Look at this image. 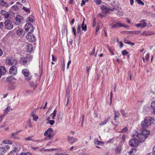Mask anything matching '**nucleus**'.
I'll return each mask as SVG.
<instances>
[{
  "instance_id": "58",
  "label": "nucleus",
  "mask_w": 155,
  "mask_h": 155,
  "mask_svg": "<svg viewBox=\"0 0 155 155\" xmlns=\"http://www.w3.org/2000/svg\"><path fill=\"white\" fill-rule=\"evenodd\" d=\"M54 122L55 121L54 120H49L48 122V123L51 125H53Z\"/></svg>"
},
{
  "instance_id": "15",
  "label": "nucleus",
  "mask_w": 155,
  "mask_h": 155,
  "mask_svg": "<svg viewBox=\"0 0 155 155\" xmlns=\"http://www.w3.org/2000/svg\"><path fill=\"white\" fill-rule=\"evenodd\" d=\"M141 35L143 36L152 35H154L153 32L150 31H145L142 33H140Z\"/></svg>"
},
{
  "instance_id": "23",
  "label": "nucleus",
  "mask_w": 155,
  "mask_h": 155,
  "mask_svg": "<svg viewBox=\"0 0 155 155\" xmlns=\"http://www.w3.org/2000/svg\"><path fill=\"white\" fill-rule=\"evenodd\" d=\"M15 80V78L13 76H11L7 77L6 81L11 82L14 83Z\"/></svg>"
},
{
  "instance_id": "18",
  "label": "nucleus",
  "mask_w": 155,
  "mask_h": 155,
  "mask_svg": "<svg viewBox=\"0 0 155 155\" xmlns=\"http://www.w3.org/2000/svg\"><path fill=\"white\" fill-rule=\"evenodd\" d=\"M26 46V48L28 52H30L32 51L33 48L31 45L29 44H27Z\"/></svg>"
},
{
  "instance_id": "41",
  "label": "nucleus",
  "mask_w": 155,
  "mask_h": 155,
  "mask_svg": "<svg viewBox=\"0 0 155 155\" xmlns=\"http://www.w3.org/2000/svg\"><path fill=\"white\" fill-rule=\"evenodd\" d=\"M16 151L15 150H13L8 153V155H16Z\"/></svg>"
},
{
  "instance_id": "33",
  "label": "nucleus",
  "mask_w": 155,
  "mask_h": 155,
  "mask_svg": "<svg viewBox=\"0 0 155 155\" xmlns=\"http://www.w3.org/2000/svg\"><path fill=\"white\" fill-rule=\"evenodd\" d=\"M122 54L123 56H127L128 58H129V54L128 53L127 51L126 50H123V51H122Z\"/></svg>"
},
{
  "instance_id": "10",
  "label": "nucleus",
  "mask_w": 155,
  "mask_h": 155,
  "mask_svg": "<svg viewBox=\"0 0 155 155\" xmlns=\"http://www.w3.org/2000/svg\"><path fill=\"white\" fill-rule=\"evenodd\" d=\"M26 37L28 40L30 42H34L35 41V35L31 32L28 33Z\"/></svg>"
},
{
  "instance_id": "53",
  "label": "nucleus",
  "mask_w": 155,
  "mask_h": 155,
  "mask_svg": "<svg viewBox=\"0 0 155 155\" xmlns=\"http://www.w3.org/2000/svg\"><path fill=\"white\" fill-rule=\"evenodd\" d=\"M121 114L123 116H125L126 115V113H125L124 110H121L120 111Z\"/></svg>"
},
{
  "instance_id": "16",
  "label": "nucleus",
  "mask_w": 155,
  "mask_h": 155,
  "mask_svg": "<svg viewBox=\"0 0 155 155\" xmlns=\"http://www.w3.org/2000/svg\"><path fill=\"white\" fill-rule=\"evenodd\" d=\"M78 139L74 137H69L68 139V141L70 143H73L78 141Z\"/></svg>"
},
{
  "instance_id": "63",
  "label": "nucleus",
  "mask_w": 155,
  "mask_h": 155,
  "mask_svg": "<svg viewBox=\"0 0 155 155\" xmlns=\"http://www.w3.org/2000/svg\"><path fill=\"white\" fill-rule=\"evenodd\" d=\"M150 54L149 53H147L145 57V58L147 61H148L149 58Z\"/></svg>"
},
{
  "instance_id": "20",
  "label": "nucleus",
  "mask_w": 155,
  "mask_h": 155,
  "mask_svg": "<svg viewBox=\"0 0 155 155\" xmlns=\"http://www.w3.org/2000/svg\"><path fill=\"white\" fill-rule=\"evenodd\" d=\"M12 110L11 108L9 106L7 107L4 110V114L6 115L8 112Z\"/></svg>"
},
{
  "instance_id": "42",
  "label": "nucleus",
  "mask_w": 155,
  "mask_h": 155,
  "mask_svg": "<svg viewBox=\"0 0 155 155\" xmlns=\"http://www.w3.org/2000/svg\"><path fill=\"white\" fill-rule=\"evenodd\" d=\"M32 137H33L32 136H29L27 138H25V140H26V141L31 140L32 141H34L35 140H34L32 139Z\"/></svg>"
},
{
  "instance_id": "49",
  "label": "nucleus",
  "mask_w": 155,
  "mask_h": 155,
  "mask_svg": "<svg viewBox=\"0 0 155 155\" xmlns=\"http://www.w3.org/2000/svg\"><path fill=\"white\" fill-rule=\"evenodd\" d=\"M77 32L78 33H81V28L79 25H78V26L77 29Z\"/></svg>"
},
{
  "instance_id": "21",
  "label": "nucleus",
  "mask_w": 155,
  "mask_h": 155,
  "mask_svg": "<svg viewBox=\"0 0 155 155\" xmlns=\"http://www.w3.org/2000/svg\"><path fill=\"white\" fill-rule=\"evenodd\" d=\"M6 72V70L4 66H0V74L1 75H3Z\"/></svg>"
},
{
  "instance_id": "43",
  "label": "nucleus",
  "mask_w": 155,
  "mask_h": 155,
  "mask_svg": "<svg viewBox=\"0 0 155 155\" xmlns=\"http://www.w3.org/2000/svg\"><path fill=\"white\" fill-rule=\"evenodd\" d=\"M58 150H59V149H58L52 148V149H47L44 150L45 151H48V152H51V151H54V150H55L56 151H57Z\"/></svg>"
},
{
  "instance_id": "25",
  "label": "nucleus",
  "mask_w": 155,
  "mask_h": 155,
  "mask_svg": "<svg viewBox=\"0 0 155 155\" xmlns=\"http://www.w3.org/2000/svg\"><path fill=\"white\" fill-rule=\"evenodd\" d=\"M34 17L33 16L30 15L27 18L26 21L28 22L32 23L34 21Z\"/></svg>"
},
{
  "instance_id": "62",
  "label": "nucleus",
  "mask_w": 155,
  "mask_h": 155,
  "mask_svg": "<svg viewBox=\"0 0 155 155\" xmlns=\"http://www.w3.org/2000/svg\"><path fill=\"white\" fill-rule=\"evenodd\" d=\"M52 61H57V59L56 58H55L53 55H52Z\"/></svg>"
},
{
  "instance_id": "8",
  "label": "nucleus",
  "mask_w": 155,
  "mask_h": 155,
  "mask_svg": "<svg viewBox=\"0 0 155 155\" xmlns=\"http://www.w3.org/2000/svg\"><path fill=\"white\" fill-rule=\"evenodd\" d=\"M147 23L145 19L141 20L140 23L135 24V26L138 28L141 27V28H144L146 27Z\"/></svg>"
},
{
  "instance_id": "5",
  "label": "nucleus",
  "mask_w": 155,
  "mask_h": 155,
  "mask_svg": "<svg viewBox=\"0 0 155 155\" xmlns=\"http://www.w3.org/2000/svg\"><path fill=\"white\" fill-rule=\"evenodd\" d=\"M5 28L7 29L11 30L13 27V25L12 21L8 19L5 20L4 22Z\"/></svg>"
},
{
  "instance_id": "2",
  "label": "nucleus",
  "mask_w": 155,
  "mask_h": 155,
  "mask_svg": "<svg viewBox=\"0 0 155 155\" xmlns=\"http://www.w3.org/2000/svg\"><path fill=\"white\" fill-rule=\"evenodd\" d=\"M153 120V119L151 117H147L141 123L142 128L144 129L147 128L148 126L151 124Z\"/></svg>"
},
{
  "instance_id": "39",
  "label": "nucleus",
  "mask_w": 155,
  "mask_h": 155,
  "mask_svg": "<svg viewBox=\"0 0 155 155\" xmlns=\"http://www.w3.org/2000/svg\"><path fill=\"white\" fill-rule=\"evenodd\" d=\"M21 130H19L13 134H12L11 135V137H12L14 138L15 137V136L17 135L20 132H21Z\"/></svg>"
},
{
  "instance_id": "24",
  "label": "nucleus",
  "mask_w": 155,
  "mask_h": 155,
  "mask_svg": "<svg viewBox=\"0 0 155 155\" xmlns=\"http://www.w3.org/2000/svg\"><path fill=\"white\" fill-rule=\"evenodd\" d=\"M94 142L96 144L98 145H101L104 144V143L103 141H99L97 138H95L94 140Z\"/></svg>"
},
{
  "instance_id": "55",
  "label": "nucleus",
  "mask_w": 155,
  "mask_h": 155,
  "mask_svg": "<svg viewBox=\"0 0 155 155\" xmlns=\"http://www.w3.org/2000/svg\"><path fill=\"white\" fill-rule=\"evenodd\" d=\"M100 26L97 24V26L96 28V31H95V34L97 35V32L99 30Z\"/></svg>"
},
{
  "instance_id": "34",
  "label": "nucleus",
  "mask_w": 155,
  "mask_h": 155,
  "mask_svg": "<svg viewBox=\"0 0 155 155\" xmlns=\"http://www.w3.org/2000/svg\"><path fill=\"white\" fill-rule=\"evenodd\" d=\"M0 3L2 5L4 6L7 7L8 6V3H6L3 0H0Z\"/></svg>"
},
{
  "instance_id": "3",
  "label": "nucleus",
  "mask_w": 155,
  "mask_h": 155,
  "mask_svg": "<svg viewBox=\"0 0 155 155\" xmlns=\"http://www.w3.org/2000/svg\"><path fill=\"white\" fill-rule=\"evenodd\" d=\"M44 135L45 136H46L45 140H48L51 139L55 135V133L52 128H49L45 132Z\"/></svg>"
},
{
  "instance_id": "13",
  "label": "nucleus",
  "mask_w": 155,
  "mask_h": 155,
  "mask_svg": "<svg viewBox=\"0 0 155 155\" xmlns=\"http://www.w3.org/2000/svg\"><path fill=\"white\" fill-rule=\"evenodd\" d=\"M22 19V16L19 15H17L15 18V24L17 25H19Z\"/></svg>"
},
{
  "instance_id": "54",
  "label": "nucleus",
  "mask_w": 155,
  "mask_h": 155,
  "mask_svg": "<svg viewBox=\"0 0 155 155\" xmlns=\"http://www.w3.org/2000/svg\"><path fill=\"white\" fill-rule=\"evenodd\" d=\"M72 32L73 33L75 37L76 36V30L74 27L72 28Z\"/></svg>"
},
{
  "instance_id": "32",
  "label": "nucleus",
  "mask_w": 155,
  "mask_h": 155,
  "mask_svg": "<svg viewBox=\"0 0 155 155\" xmlns=\"http://www.w3.org/2000/svg\"><path fill=\"white\" fill-rule=\"evenodd\" d=\"M127 32L128 33H129L131 34H135L136 35L140 34V33H141L140 31H127Z\"/></svg>"
},
{
  "instance_id": "44",
  "label": "nucleus",
  "mask_w": 155,
  "mask_h": 155,
  "mask_svg": "<svg viewBox=\"0 0 155 155\" xmlns=\"http://www.w3.org/2000/svg\"><path fill=\"white\" fill-rule=\"evenodd\" d=\"M135 1L139 5H144V3L143 2H142L141 0H135Z\"/></svg>"
},
{
  "instance_id": "37",
  "label": "nucleus",
  "mask_w": 155,
  "mask_h": 155,
  "mask_svg": "<svg viewBox=\"0 0 155 155\" xmlns=\"http://www.w3.org/2000/svg\"><path fill=\"white\" fill-rule=\"evenodd\" d=\"M6 153L5 149L4 147H0V155H2V153Z\"/></svg>"
},
{
  "instance_id": "19",
  "label": "nucleus",
  "mask_w": 155,
  "mask_h": 155,
  "mask_svg": "<svg viewBox=\"0 0 155 155\" xmlns=\"http://www.w3.org/2000/svg\"><path fill=\"white\" fill-rule=\"evenodd\" d=\"M110 119V117H107L106 118H105L104 121H101L99 124V125L100 126H102L105 125L107 123Z\"/></svg>"
},
{
  "instance_id": "9",
  "label": "nucleus",
  "mask_w": 155,
  "mask_h": 155,
  "mask_svg": "<svg viewBox=\"0 0 155 155\" xmlns=\"http://www.w3.org/2000/svg\"><path fill=\"white\" fill-rule=\"evenodd\" d=\"M25 29L26 31L30 33L33 31V27L32 25L29 23H27L25 25Z\"/></svg>"
},
{
  "instance_id": "59",
  "label": "nucleus",
  "mask_w": 155,
  "mask_h": 155,
  "mask_svg": "<svg viewBox=\"0 0 155 155\" xmlns=\"http://www.w3.org/2000/svg\"><path fill=\"white\" fill-rule=\"evenodd\" d=\"M5 149V151H7L10 148V147L8 145H6L4 147Z\"/></svg>"
},
{
  "instance_id": "14",
  "label": "nucleus",
  "mask_w": 155,
  "mask_h": 155,
  "mask_svg": "<svg viewBox=\"0 0 155 155\" xmlns=\"http://www.w3.org/2000/svg\"><path fill=\"white\" fill-rule=\"evenodd\" d=\"M0 14L5 18H8L9 16V15L8 12L3 10H2L1 11Z\"/></svg>"
},
{
  "instance_id": "48",
  "label": "nucleus",
  "mask_w": 155,
  "mask_h": 155,
  "mask_svg": "<svg viewBox=\"0 0 155 155\" xmlns=\"http://www.w3.org/2000/svg\"><path fill=\"white\" fill-rule=\"evenodd\" d=\"M96 24V20L95 18H94L93 21V24L92 26L93 27H94Z\"/></svg>"
},
{
  "instance_id": "40",
  "label": "nucleus",
  "mask_w": 155,
  "mask_h": 155,
  "mask_svg": "<svg viewBox=\"0 0 155 155\" xmlns=\"http://www.w3.org/2000/svg\"><path fill=\"white\" fill-rule=\"evenodd\" d=\"M107 14H105L104 13H103L102 12L101 13H99L98 15V16L100 17L101 18H102L104 17H105L107 16Z\"/></svg>"
},
{
  "instance_id": "12",
  "label": "nucleus",
  "mask_w": 155,
  "mask_h": 155,
  "mask_svg": "<svg viewBox=\"0 0 155 155\" xmlns=\"http://www.w3.org/2000/svg\"><path fill=\"white\" fill-rule=\"evenodd\" d=\"M101 8L102 10V13H104L105 14H107L110 10L112 11L108 7L106 6L102 5L101 6Z\"/></svg>"
},
{
  "instance_id": "1",
  "label": "nucleus",
  "mask_w": 155,
  "mask_h": 155,
  "mask_svg": "<svg viewBox=\"0 0 155 155\" xmlns=\"http://www.w3.org/2000/svg\"><path fill=\"white\" fill-rule=\"evenodd\" d=\"M150 134V132L147 130H143L139 134L138 139L140 143L144 142L145 139L148 137Z\"/></svg>"
},
{
  "instance_id": "30",
  "label": "nucleus",
  "mask_w": 155,
  "mask_h": 155,
  "mask_svg": "<svg viewBox=\"0 0 155 155\" xmlns=\"http://www.w3.org/2000/svg\"><path fill=\"white\" fill-rule=\"evenodd\" d=\"M137 151V150L136 148H132L130 150V151L129 152V154L130 155H134Z\"/></svg>"
},
{
  "instance_id": "28",
  "label": "nucleus",
  "mask_w": 155,
  "mask_h": 155,
  "mask_svg": "<svg viewBox=\"0 0 155 155\" xmlns=\"http://www.w3.org/2000/svg\"><path fill=\"white\" fill-rule=\"evenodd\" d=\"M139 134L137 131L134 130L132 133V136L134 138H138Z\"/></svg>"
},
{
  "instance_id": "22",
  "label": "nucleus",
  "mask_w": 155,
  "mask_h": 155,
  "mask_svg": "<svg viewBox=\"0 0 155 155\" xmlns=\"http://www.w3.org/2000/svg\"><path fill=\"white\" fill-rule=\"evenodd\" d=\"M27 60L26 58L22 57L21 58L20 62L22 64L25 65L27 63Z\"/></svg>"
},
{
  "instance_id": "45",
  "label": "nucleus",
  "mask_w": 155,
  "mask_h": 155,
  "mask_svg": "<svg viewBox=\"0 0 155 155\" xmlns=\"http://www.w3.org/2000/svg\"><path fill=\"white\" fill-rule=\"evenodd\" d=\"M22 9L26 12L30 13V10L28 8H27L24 6L22 7Z\"/></svg>"
},
{
  "instance_id": "31",
  "label": "nucleus",
  "mask_w": 155,
  "mask_h": 155,
  "mask_svg": "<svg viewBox=\"0 0 155 155\" xmlns=\"http://www.w3.org/2000/svg\"><path fill=\"white\" fill-rule=\"evenodd\" d=\"M81 27L82 30L85 31H87V25H84V20H83V22L81 25Z\"/></svg>"
},
{
  "instance_id": "46",
  "label": "nucleus",
  "mask_w": 155,
  "mask_h": 155,
  "mask_svg": "<svg viewBox=\"0 0 155 155\" xmlns=\"http://www.w3.org/2000/svg\"><path fill=\"white\" fill-rule=\"evenodd\" d=\"M117 14L118 15H120L121 16L123 15V13L122 12V10L121 9H118Z\"/></svg>"
},
{
  "instance_id": "29",
  "label": "nucleus",
  "mask_w": 155,
  "mask_h": 155,
  "mask_svg": "<svg viewBox=\"0 0 155 155\" xmlns=\"http://www.w3.org/2000/svg\"><path fill=\"white\" fill-rule=\"evenodd\" d=\"M118 27H124L125 28H127L128 27V26L127 25H125L124 24H122L121 23L119 22H117L116 23Z\"/></svg>"
},
{
  "instance_id": "64",
  "label": "nucleus",
  "mask_w": 155,
  "mask_h": 155,
  "mask_svg": "<svg viewBox=\"0 0 155 155\" xmlns=\"http://www.w3.org/2000/svg\"><path fill=\"white\" fill-rule=\"evenodd\" d=\"M36 111L35 110H33L31 112V116H32L35 115V114L36 113Z\"/></svg>"
},
{
  "instance_id": "51",
  "label": "nucleus",
  "mask_w": 155,
  "mask_h": 155,
  "mask_svg": "<svg viewBox=\"0 0 155 155\" xmlns=\"http://www.w3.org/2000/svg\"><path fill=\"white\" fill-rule=\"evenodd\" d=\"M108 48L109 51L111 53L112 55H114V53L112 49L111 48H109V47H108Z\"/></svg>"
},
{
  "instance_id": "27",
  "label": "nucleus",
  "mask_w": 155,
  "mask_h": 155,
  "mask_svg": "<svg viewBox=\"0 0 155 155\" xmlns=\"http://www.w3.org/2000/svg\"><path fill=\"white\" fill-rule=\"evenodd\" d=\"M17 34L19 36L23 35V30L21 29H19L17 30Z\"/></svg>"
},
{
  "instance_id": "61",
  "label": "nucleus",
  "mask_w": 155,
  "mask_h": 155,
  "mask_svg": "<svg viewBox=\"0 0 155 155\" xmlns=\"http://www.w3.org/2000/svg\"><path fill=\"white\" fill-rule=\"evenodd\" d=\"M118 28V27L116 23L114 25H112L111 27V28H113H113Z\"/></svg>"
},
{
  "instance_id": "11",
  "label": "nucleus",
  "mask_w": 155,
  "mask_h": 155,
  "mask_svg": "<svg viewBox=\"0 0 155 155\" xmlns=\"http://www.w3.org/2000/svg\"><path fill=\"white\" fill-rule=\"evenodd\" d=\"M9 73L11 74L15 75L17 73V69L14 66H12L9 69Z\"/></svg>"
},
{
  "instance_id": "7",
  "label": "nucleus",
  "mask_w": 155,
  "mask_h": 155,
  "mask_svg": "<svg viewBox=\"0 0 155 155\" xmlns=\"http://www.w3.org/2000/svg\"><path fill=\"white\" fill-rule=\"evenodd\" d=\"M140 143L139 142V141L137 139H131L129 142V145L132 147H137Z\"/></svg>"
},
{
  "instance_id": "36",
  "label": "nucleus",
  "mask_w": 155,
  "mask_h": 155,
  "mask_svg": "<svg viewBox=\"0 0 155 155\" xmlns=\"http://www.w3.org/2000/svg\"><path fill=\"white\" fill-rule=\"evenodd\" d=\"M2 143L3 144H12L13 142L12 141L9 140H5L3 141Z\"/></svg>"
},
{
  "instance_id": "60",
  "label": "nucleus",
  "mask_w": 155,
  "mask_h": 155,
  "mask_svg": "<svg viewBox=\"0 0 155 155\" xmlns=\"http://www.w3.org/2000/svg\"><path fill=\"white\" fill-rule=\"evenodd\" d=\"M84 120V116L83 115H82V120L81 123V126L82 127H83Z\"/></svg>"
},
{
  "instance_id": "26",
  "label": "nucleus",
  "mask_w": 155,
  "mask_h": 155,
  "mask_svg": "<svg viewBox=\"0 0 155 155\" xmlns=\"http://www.w3.org/2000/svg\"><path fill=\"white\" fill-rule=\"evenodd\" d=\"M114 120H116L117 118L119 117L120 116V114L119 111H116L115 110H114Z\"/></svg>"
},
{
  "instance_id": "17",
  "label": "nucleus",
  "mask_w": 155,
  "mask_h": 155,
  "mask_svg": "<svg viewBox=\"0 0 155 155\" xmlns=\"http://www.w3.org/2000/svg\"><path fill=\"white\" fill-rule=\"evenodd\" d=\"M57 112V110L56 109H55L49 117H48L46 118V120L48 121V122L49 121V120H50V116H51L52 115V119H54V118L56 116V114Z\"/></svg>"
},
{
  "instance_id": "56",
  "label": "nucleus",
  "mask_w": 155,
  "mask_h": 155,
  "mask_svg": "<svg viewBox=\"0 0 155 155\" xmlns=\"http://www.w3.org/2000/svg\"><path fill=\"white\" fill-rule=\"evenodd\" d=\"M127 127H124L121 131V132L122 133L125 132L127 131Z\"/></svg>"
},
{
  "instance_id": "35",
  "label": "nucleus",
  "mask_w": 155,
  "mask_h": 155,
  "mask_svg": "<svg viewBox=\"0 0 155 155\" xmlns=\"http://www.w3.org/2000/svg\"><path fill=\"white\" fill-rule=\"evenodd\" d=\"M30 84L31 87L33 88V90H35L37 86V85L33 81H30Z\"/></svg>"
},
{
  "instance_id": "57",
  "label": "nucleus",
  "mask_w": 155,
  "mask_h": 155,
  "mask_svg": "<svg viewBox=\"0 0 155 155\" xmlns=\"http://www.w3.org/2000/svg\"><path fill=\"white\" fill-rule=\"evenodd\" d=\"M5 115L4 114H2L0 115V122H2L3 120V118Z\"/></svg>"
},
{
  "instance_id": "50",
  "label": "nucleus",
  "mask_w": 155,
  "mask_h": 155,
  "mask_svg": "<svg viewBox=\"0 0 155 155\" xmlns=\"http://www.w3.org/2000/svg\"><path fill=\"white\" fill-rule=\"evenodd\" d=\"M33 117V120L35 121H36L38 119V117L36 115L32 116Z\"/></svg>"
},
{
  "instance_id": "52",
  "label": "nucleus",
  "mask_w": 155,
  "mask_h": 155,
  "mask_svg": "<svg viewBox=\"0 0 155 155\" xmlns=\"http://www.w3.org/2000/svg\"><path fill=\"white\" fill-rule=\"evenodd\" d=\"M94 1L97 5L100 4L101 3V0H94Z\"/></svg>"
},
{
  "instance_id": "38",
  "label": "nucleus",
  "mask_w": 155,
  "mask_h": 155,
  "mask_svg": "<svg viewBox=\"0 0 155 155\" xmlns=\"http://www.w3.org/2000/svg\"><path fill=\"white\" fill-rule=\"evenodd\" d=\"M15 84H11L9 86L8 88L10 90L14 89L15 88Z\"/></svg>"
},
{
  "instance_id": "47",
  "label": "nucleus",
  "mask_w": 155,
  "mask_h": 155,
  "mask_svg": "<svg viewBox=\"0 0 155 155\" xmlns=\"http://www.w3.org/2000/svg\"><path fill=\"white\" fill-rule=\"evenodd\" d=\"M151 107L153 109L155 110V101H154L151 103Z\"/></svg>"
},
{
  "instance_id": "6",
  "label": "nucleus",
  "mask_w": 155,
  "mask_h": 155,
  "mask_svg": "<svg viewBox=\"0 0 155 155\" xmlns=\"http://www.w3.org/2000/svg\"><path fill=\"white\" fill-rule=\"evenodd\" d=\"M22 72L27 80L30 81L31 79L32 76L29 75V72L28 70L25 69H24L22 70Z\"/></svg>"
},
{
  "instance_id": "4",
  "label": "nucleus",
  "mask_w": 155,
  "mask_h": 155,
  "mask_svg": "<svg viewBox=\"0 0 155 155\" xmlns=\"http://www.w3.org/2000/svg\"><path fill=\"white\" fill-rule=\"evenodd\" d=\"M5 62L7 64L10 66L15 65L17 64L16 60L12 57L7 58Z\"/></svg>"
}]
</instances>
